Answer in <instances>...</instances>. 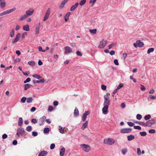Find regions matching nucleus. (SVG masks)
<instances>
[{"mask_svg":"<svg viewBox=\"0 0 156 156\" xmlns=\"http://www.w3.org/2000/svg\"><path fill=\"white\" fill-rule=\"evenodd\" d=\"M65 151V149L64 147L62 148L60 151V156H63Z\"/></svg>","mask_w":156,"mask_h":156,"instance_id":"a211bd4d","label":"nucleus"},{"mask_svg":"<svg viewBox=\"0 0 156 156\" xmlns=\"http://www.w3.org/2000/svg\"><path fill=\"white\" fill-rule=\"evenodd\" d=\"M108 41L107 40H104L101 41L100 42V44L98 45V48H104L106 45Z\"/></svg>","mask_w":156,"mask_h":156,"instance_id":"7ed1b4c3","label":"nucleus"},{"mask_svg":"<svg viewBox=\"0 0 156 156\" xmlns=\"http://www.w3.org/2000/svg\"><path fill=\"white\" fill-rule=\"evenodd\" d=\"M28 64L31 66H34L35 65V63L34 61H29L28 62Z\"/></svg>","mask_w":156,"mask_h":156,"instance_id":"f704fd0d","label":"nucleus"},{"mask_svg":"<svg viewBox=\"0 0 156 156\" xmlns=\"http://www.w3.org/2000/svg\"><path fill=\"white\" fill-rule=\"evenodd\" d=\"M135 123L136 124H138L141 126H144L145 127V123L141 122H136Z\"/></svg>","mask_w":156,"mask_h":156,"instance_id":"72a5a7b5","label":"nucleus"},{"mask_svg":"<svg viewBox=\"0 0 156 156\" xmlns=\"http://www.w3.org/2000/svg\"><path fill=\"white\" fill-rule=\"evenodd\" d=\"M134 129L138 130H141V127L139 126H134Z\"/></svg>","mask_w":156,"mask_h":156,"instance_id":"6e6d98bb","label":"nucleus"},{"mask_svg":"<svg viewBox=\"0 0 156 156\" xmlns=\"http://www.w3.org/2000/svg\"><path fill=\"white\" fill-rule=\"evenodd\" d=\"M16 8H13L12 9L7 10V11L8 13V14H9L12 12L16 10Z\"/></svg>","mask_w":156,"mask_h":156,"instance_id":"473e14b6","label":"nucleus"},{"mask_svg":"<svg viewBox=\"0 0 156 156\" xmlns=\"http://www.w3.org/2000/svg\"><path fill=\"white\" fill-rule=\"evenodd\" d=\"M114 62L116 65H118L119 64L118 61L117 59H115L114 60Z\"/></svg>","mask_w":156,"mask_h":156,"instance_id":"0e129e2a","label":"nucleus"},{"mask_svg":"<svg viewBox=\"0 0 156 156\" xmlns=\"http://www.w3.org/2000/svg\"><path fill=\"white\" fill-rule=\"evenodd\" d=\"M51 9L50 8H48L45 14L48 16L49 15L50 13V12Z\"/></svg>","mask_w":156,"mask_h":156,"instance_id":"603ef678","label":"nucleus"},{"mask_svg":"<svg viewBox=\"0 0 156 156\" xmlns=\"http://www.w3.org/2000/svg\"><path fill=\"white\" fill-rule=\"evenodd\" d=\"M27 17V15H26V14H24L20 17L19 19V20L20 21H22L23 19H26Z\"/></svg>","mask_w":156,"mask_h":156,"instance_id":"c756f323","label":"nucleus"},{"mask_svg":"<svg viewBox=\"0 0 156 156\" xmlns=\"http://www.w3.org/2000/svg\"><path fill=\"white\" fill-rule=\"evenodd\" d=\"M127 150L126 149H122V152L123 154H124L126 152Z\"/></svg>","mask_w":156,"mask_h":156,"instance_id":"e2e57ef3","label":"nucleus"},{"mask_svg":"<svg viewBox=\"0 0 156 156\" xmlns=\"http://www.w3.org/2000/svg\"><path fill=\"white\" fill-rule=\"evenodd\" d=\"M156 121L154 119H151L147 121L145 123V127H151L155 123Z\"/></svg>","mask_w":156,"mask_h":156,"instance_id":"f03ea898","label":"nucleus"},{"mask_svg":"<svg viewBox=\"0 0 156 156\" xmlns=\"http://www.w3.org/2000/svg\"><path fill=\"white\" fill-rule=\"evenodd\" d=\"M23 29L25 31H29V25L28 24L24 25L23 27Z\"/></svg>","mask_w":156,"mask_h":156,"instance_id":"5701e85b","label":"nucleus"},{"mask_svg":"<svg viewBox=\"0 0 156 156\" xmlns=\"http://www.w3.org/2000/svg\"><path fill=\"white\" fill-rule=\"evenodd\" d=\"M154 49L153 48H151L148 49L147 51L148 54H150V53L153 52L154 51Z\"/></svg>","mask_w":156,"mask_h":156,"instance_id":"58836bf2","label":"nucleus"},{"mask_svg":"<svg viewBox=\"0 0 156 156\" xmlns=\"http://www.w3.org/2000/svg\"><path fill=\"white\" fill-rule=\"evenodd\" d=\"M123 86V84L122 83H120V84H119L118 86V87H117V88L118 89V90H119V89L120 88H122Z\"/></svg>","mask_w":156,"mask_h":156,"instance_id":"13d9d810","label":"nucleus"},{"mask_svg":"<svg viewBox=\"0 0 156 156\" xmlns=\"http://www.w3.org/2000/svg\"><path fill=\"white\" fill-rule=\"evenodd\" d=\"M53 109V107L51 106H49L48 108V110L50 112H52Z\"/></svg>","mask_w":156,"mask_h":156,"instance_id":"052dcab7","label":"nucleus"},{"mask_svg":"<svg viewBox=\"0 0 156 156\" xmlns=\"http://www.w3.org/2000/svg\"><path fill=\"white\" fill-rule=\"evenodd\" d=\"M127 123L129 126L131 127L133 126L134 125V123H133L130 122H127Z\"/></svg>","mask_w":156,"mask_h":156,"instance_id":"de8ad7c7","label":"nucleus"},{"mask_svg":"<svg viewBox=\"0 0 156 156\" xmlns=\"http://www.w3.org/2000/svg\"><path fill=\"white\" fill-rule=\"evenodd\" d=\"M140 134L142 136H145L147 135V133L145 131L140 132Z\"/></svg>","mask_w":156,"mask_h":156,"instance_id":"a19ab883","label":"nucleus"},{"mask_svg":"<svg viewBox=\"0 0 156 156\" xmlns=\"http://www.w3.org/2000/svg\"><path fill=\"white\" fill-rule=\"evenodd\" d=\"M74 115L75 116L78 115H79V111L76 107L75 108L74 112Z\"/></svg>","mask_w":156,"mask_h":156,"instance_id":"bb28decb","label":"nucleus"},{"mask_svg":"<svg viewBox=\"0 0 156 156\" xmlns=\"http://www.w3.org/2000/svg\"><path fill=\"white\" fill-rule=\"evenodd\" d=\"M115 142V140L110 138H108L107 139H105L103 141L104 144L110 145L114 144Z\"/></svg>","mask_w":156,"mask_h":156,"instance_id":"f257e3e1","label":"nucleus"},{"mask_svg":"<svg viewBox=\"0 0 156 156\" xmlns=\"http://www.w3.org/2000/svg\"><path fill=\"white\" fill-rule=\"evenodd\" d=\"M88 121H86L85 122H84L82 126V128L83 130H84L88 126Z\"/></svg>","mask_w":156,"mask_h":156,"instance_id":"aec40b11","label":"nucleus"},{"mask_svg":"<svg viewBox=\"0 0 156 156\" xmlns=\"http://www.w3.org/2000/svg\"><path fill=\"white\" fill-rule=\"evenodd\" d=\"M149 132L150 133H154L155 132V130L154 129H151L149 130Z\"/></svg>","mask_w":156,"mask_h":156,"instance_id":"5fc2aeb1","label":"nucleus"},{"mask_svg":"<svg viewBox=\"0 0 156 156\" xmlns=\"http://www.w3.org/2000/svg\"><path fill=\"white\" fill-rule=\"evenodd\" d=\"M108 106L107 105H105L102 108V111L103 113L104 114H106L107 113V111Z\"/></svg>","mask_w":156,"mask_h":156,"instance_id":"ddd939ff","label":"nucleus"},{"mask_svg":"<svg viewBox=\"0 0 156 156\" xmlns=\"http://www.w3.org/2000/svg\"><path fill=\"white\" fill-rule=\"evenodd\" d=\"M149 97L151 99L154 100L156 98V96H154L152 95H150L149 96Z\"/></svg>","mask_w":156,"mask_h":156,"instance_id":"774afa93","label":"nucleus"},{"mask_svg":"<svg viewBox=\"0 0 156 156\" xmlns=\"http://www.w3.org/2000/svg\"><path fill=\"white\" fill-rule=\"evenodd\" d=\"M27 100V98L26 97H22L21 99V101L23 103L25 102Z\"/></svg>","mask_w":156,"mask_h":156,"instance_id":"37998d69","label":"nucleus"},{"mask_svg":"<svg viewBox=\"0 0 156 156\" xmlns=\"http://www.w3.org/2000/svg\"><path fill=\"white\" fill-rule=\"evenodd\" d=\"M46 119V117L45 116H43L40 119L39 121L41 122L40 125L41 126L44 124V122Z\"/></svg>","mask_w":156,"mask_h":156,"instance_id":"4468645a","label":"nucleus"},{"mask_svg":"<svg viewBox=\"0 0 156 156\" xmlns=\"http://www.w3.org/2000/svg\"><path fill=\"white\" fill-rule=\"evenodd\" d=\"M37 133L36 132L33 131L32 132V135L34 136H37Z\"/></svg>","mask_w":156,"mask_h":156,"instance_id":"bf43d9fd","label":"nucleus"},{"mask_svg":"<svg viewBox=\"0 0 156 156\" xmlns=\"http://www.w3.org/2000/svg\"><path fill=\"white\" fill-rule=\"evenodd\" d=\"M31 86V85L30 84H25L24 85V90H27L28 89L30 88Z\"/></svg>","mask_w":156,"mask_h":156,"instance_id":"a878e982","label":"nucleus"},{"mask_svg":"<svg viewBox=\"0 0 156 156\" xmlns=\"http://www.w3.org/2000/svg\"><path fill=\"white\" fill-rule=\"evenodd\" d=\"M81 145L83 150L85 152H88L90 150V147L89 145L83 144Z\"/></svg>","mask_w":156,"mask_h":156,"instance_id":"423d86ee","label":"nucleus"},{"mask_svg":"<svg viewBox=\"0 0 156 156\" xmlns=\"http://www.w3.org/2000/svg\"><path fill=\"white\" fill-rule=\"evenodd\" d=\"M132 129L131 128H125L121 129L120 133H129L131 132Z\"/></svg>","mask_w":156,"mask_h":156,"instance_id":"0eeeda50","label":"nucleus"},{"mask_svg":"<svg viewBox=\"0 0 156 156\" xmlns=\"http://www.w3.org/2000/svg\"><path fill=\"white\" fill-rule=\"evenodd\" d=\"M86 0H82L80 1V5L82 6L83 5L86 3Z\"/></svg>","mask_w":156,"mask_h":156,"instance_id":"4c0bfd02","label":"nucleus"},{"mask_svg":"<svg viewBox=\"0 0 156 156\" xmlns=\"http://www.w3.org/2000/svg\"><path fill=\"white\" fill-rule=\"evenodd\" d=\"M40 23H39L38 25L37 26L36 28V34H38L39 33V29L40 28Z\"/></svg>","mask_w":156,"mask_h":156,"instance_id":"4be33fe9","label":"nucleus"},{"mask_svg":"<svg viewBox=\"0 0 156 156\" xmlns=\"http://www.w3.org/2000/svg\"><path fill=\"white\" fill-rule=\"evenodd\" d=\"M140 86H141V87L140 88L141 90L143 91H144L146 89L145 87H144V86L142 85H140Z\"/></svg>","mask_w":156,"mask_h":156,"instance_id":"69168bd1","label":"nucleus"},{"mask_svg":"<svg viewBox=\"0 0 156 156\" xmlns=\"http://www.w3.org/2000/svg\"><path fill=\"white\" fill-rule=\"evenodd\" d=\"M23 121L22 118L20 117L19 119L18 124L19 126H22L23 125Z\"/></svg>","mask_w":156,"mask_h":156,"instance_id":"412c9836","label":"nucleus"},{"mask_svg":"<svg viewBox=\"0 0 156 156\" xmlns=\"http://www.w3.org/2000/svg\"><path fill=\"white\" fill-rule=\"evenodd\" d=\"M21 36L20 33H18L16 35L15 38L13 39L12 41V44H15L19 40Z\"/></svg>","mask_w":156,"mask_h":156,"instance_id":"1a4fd4ad","label":"nucleus"},{"mask_svg":"<svg viewBox=\"0 0 156 156\" xmlns=\"http://www.w3.org/2000/svg\"><path fill=\"white\" fill-rule=\"evenodd\" d=\"M53 104L55 106H57L58 105V102L57 101H54L53 102Z\"/></svg>","mask_w":156,"mask_h":156,"instance_id":"338daca9","label":"nucleus"},{"mask_svg":"<svg viewBox=\"0 0 156 156\" xmlns=\"http://www.w3.org/2000/svg\"><path fill=\"white\" fill-rule=\"evenodd\" d=\"M6 5V3L5 2H1L0 3V7L1 8H4Z\"/></svg>","mask_w":156,"mask_h":156,"instance_id":"c9c22d12","label":"nucleus"},{"mask_svg":"<svg viewBox=\"0 0 156 156\" xmlns=\"http://www.w3.org/2000/svg\"><path fill=\"white\" fill-rule=\"evenodd\" d=\"M38 50L40 51H42L43 52H44L45 51V50H44L42 49V47L41 46H39L38 47Z\"/></svg>","mask_w":156,"mask_h":156,"instance_id":"4d7b16f0","label":"nucleus"},{"mask_svg":"<svg viewBox=\"0 0 156 156\" xmlns=\"http://www.w3.org/2000/svg\"><path fill=\"white\" fill-rule=\"evenodd\" d=\"M135 138V136L133 135H130L127 136V139L128 141H130L133 140Z\"/></svg>","mask_w":156,"mask_h":156,"instance_id":"6ab92c4d","label":"nucleus"},{"mask_svg":"<svg viewBox=\"0 0 156 156\" xmlns=\"http://www.w3.org/2000/svg\"><path fill=\"white\" fill-rule=\"evenodd\" d=\"M89 114L90 112L89 111H86L83 114L82 117V120L83 122H84L85 121L87 116L89 115Z\"/></svg>","mask_w":156,"mask_h":156,"instance_id":"9b49d317","label":"nucleus"},{"mask_svg":"<svg viewBox=\"0 0 156 156\" xmlns=\"http://www.w3.org/2000/svg\"><path fill=\"white\" fill-rule=\"evenodd\" d=\"M15 32V30L14 29H12L11 31L10 32V36L12 37L14 36V34Z\"/></svg>","mask_w":156,"mask_h":156,"instance_id":"79ce46f5","label":"nucleus"},{"mask_svg":"<svg viewBox=\"0 0 156 156\" xmlns=\"http://www.w3.org/2000/svg\"><path fill=\"white\" fill-rule=\"evenodd\" d=\"M33 77L36 78L38 80H40L41 78V77L39 75L37 74H34L32 75Z\"/></svg>","mask_w":156,"mask_h":156,"instance_id":"393cba45","label":"nucleus"},{"mask_svg":"<svg viewBox=\"0 0 156 156\" xmlns=\"http://www.w3.org/2000/svg\"><path fill=\"white\" fill-rule=\"evenodd\" d=\"M55 145L54 144H52L50 145V148L51 150L53 149L55 147Z\"/></svg>","mask_w":156,"mask_h":156,"instance_id":"864d4df0","label":"nucleus"},{"mask_svg":"<svg viewBox=\"0 0 156 156\" xmlns=\"http://www.w3.org/2000/svg\"><path fill=\"white\" fill-rule=\"evenodd\" d=\"M32 127L31 126H27L26 128V130L28 132H30L32 130Z\"/></svg>","mask_w":156,"mask_h":156,"instance_id":"e433bc0d","label":"nucleus"},{"mask_svg":"<svg viewBox=\"0 0 156 156\" xmlns=\"http://www.w3.org/2000/svg\"><path fill=\"white\" fill-rule=\"evenodd\" d=\"M89 32L92 34H95L96 33L97 29H95L93 30H90Z\"/></svg>","mask_w":156,"mask_h":156,"instance_id":"2f4dec72","label":"nucleus"},{"mask_svg":"<svg viewBox=\"0 0 156 156\" xmlns=\"http://www.w3.org/2000/svg\"><path fill=\"white\" fill-rule=\"evenodd\" d=\"M59 127L60 128L59 129V132L62 134L64 133V129L62 127L60 126H59Z\"/></svg>","mask_w":156,"mask_h":156,"instance_id":"c85d7f7f","label":"nucleus"},{"mask_svg":"<svg viewBox=\"0 0 156 156\" xmlns=\"http://www.w3.org/2000/svg\"><path fill=\"white\" fill-rule=\"evenodd\" d=\"M79 3L78 2H77L75 3V4L73 5L70 8V10L71 11H73L76 8H77V6L79 5Z\"/></svg>","mask_w":156,"mask_h":156,"instance_id":"f3484780","label":"nucleus"},{"mask_svg":"<svg viewBox=\"0 0 156 156\" xmlns=\"http://www.w3.org/2000/svg\"><path fill=\"white\" fill-rule=\"evenodd\" d=\"M69 0H64L60 4V5L59 6L60 9H62L64 7L65 4Z\"/></svg>","mask_w":156,"mask_h":156,"instance_id":"2eb2a0df","label":"nucleus"},{"mask_svg":"<svg viewBox=\"0 0 156 156\" xmlns=\"http://www.w3.org/2000/svg\"><path fill=\"white\" fill-rule=\"evenodd\" d=\"M137 153L138 155H140L141 154V151L140 149L139 148L137 149Z\"/></svg>","mask_w":156,"mask_h":156,"instance_id":"49530a36","label":"nucleus"},{"mask_svg":"<svg viewBox=\"0 0 156 156\" xmlns=\"http://www.w3.org/2000/svg\"><path fill=\"white\" fill-rule=\"evenodd\" d=\"M48 154V152L46 151H42L39 154L38 156H45Z\"/></svg>","mask_w":156,"mask_h":156,"instance_id":"dca6fc26","label":"nucleus"},{"mask_svg":"<svg viewBox=\"0 0 156 156\" xmlns=\"http://www.w3.org/2000/svg\"><path fill=\"white\" fill-rule=\"evenodd\" d=\"M8 13L7 11H5V12H3L2 13H0V16H2L8 14Z\"/></svg>","mask_w":156,"mask_h":156,"instance_id":"09e8293b","label":"nucleus"},{"mask_svg":"<svg viewBox=\"0 0 156 156\" xmlns=\"http://www.w3.org/2000/svg\"><path fill=\"white\" fill-rule=\"evenodd\" d=\"M65 49L66 51L65 54L66 55H68L72 52V49L69 46L65 47Z\"/></svg>","mask_w":156,"mask_h":156,"instance_id":"9d476101","label":"nucleus"},{"mask_svg":"<svg viewBox=\"0 0 156 156\" xmlns=\"http://www.w3.org/2000/svg\"><path fill=\"white\" fill-rule=\"evenodd\" d=\"M151 118V115H149L148 114L147 115H145L144 117V119L146 120H149L150 118Z\"/></svg>","mask_w":156,"mask_h":156,"instance_id":"7c9ffc66","label":"nucleus"},{"mask_svg":"<svg viewBox=\"0 0 156 156\" xmlns=\"http://www.w3.org/2000/svg\"><path fill=\"white\" fill-rule=\"evenodd\" d=\"M34 10L33 9H31L27 11L26 12V15L27 16L31 15L34 12Z\"/></svg>","mask_w":156,"mask_h":156,"instance_id":"f8f14e48","label":"nucleus"},{"mask_svg":"<svg viewBox=\"0 0 156 156\" xmlns=\"http://www.w3.org/2000/svg\"><path fill=\"white\" fill-rule=\"evenodd\" d=\"M136 118L137 119L140 120L142 119V116L141 115L138 114L136 115Z\"/></svg>","mask_w":156,"mask_h":156,"instance_id":"a18cd8bd","label":"nucleus"},{"mask_svg":"<svg viewBox=\"0 0 156 156\" xmlns=\"http://www.w3.org/2000/svg\"><path fill=\"white\" fill-rule=\"evenodd\" d=\"M133 45L135 47H142L144 45V43L142 42H141L140 40H137L136 41V43L133 44Z\"/></svg>","mask_w":156,"mask_h":156,"instance_id":"20e7f679","label":"nucleus"},{"mask_svg":"<svg viewBox=\"0 0 156 156\" xmlns=\"http://www.w3.org/2000/svg\"><path fill=\"white\" fill-rule=\"evenodd\" d=\"M116 45V44L115 43H112L111 44H109L108 46V48L109 49H111L114 47H115Z\"/></svg>","mask_w":156,"mask_h":156,"instance_id":"cd10ccee","label":"nucleus"},{"mask_svg":"<svg viewBox=\"0 0 156 156\" xmlns=\"http://www.w3.org/2000/svg\"><path fill=\"white\" fill-rule=\"evenodd\" d=\"M31 122H32V123H33L34 124L36 123L37 122V120L36 119H35V118L32 119L31 120Z\"/></svg>","mask_w":156,"mask_h":156,"instance_id":"8fccbe9b","label":"nucleus"},{"mask_svg":"<svg viewBox=\"0 0 156 156\" xmlns=\"http://www.w3.org/2000/svg\"><path fill=\"white\" fill-rule=\"evenodd\" d=\"M33 101V99L32 97H29L27 98V102L28 103H31Z\"/></svg>","mask_w":156,"mask_h":156,"instance_id":"b1692460","label":"nucleus"},{"mask_svg":"<svg viewBox=\"0 0 156 156\" xmlns=\"http://www.w3.org/2000/svg\"><path fill=\"white\" fill-rule=\"evenodd\" d=\"M31 80L30 78L29 77L27 78L23 82L24 83H25L27 82H29Z\"/></svg>","mask_w":156,"mask_h":156,"instance_id":"3c124183","label":"nucleus"},{"mask_svg":"<svg viewBox=\"0 0 156 156\" xmlns=\"http://www.w3.org/2000/svg\"><path fill=\"white\" fill-rule=\"evenodd\" d=\"M109 97L107 95H105L104 96V105H107L108 106L110 104V101L108 100Z\"/></svg>","mask_w":156,"mask_h":156,"instance_id":"6e6552de","label":"nucleus"},{"mask_svg":"<svg viewBox=\"0 0 156 156\" xmlns=\"http://www.w3.org/2000/svg\"><path fill=\"white\" fill-rule=\"evenodd\" d=\"M76 53L77 55L78 56H82V54L81 53V52L79 51H77L76 52Z\"/></svg>","mask_w":156,"mask_h":156,"instance_id":"680f3d73","label":"nucleus"},{"mask_svg":"<svg viewBox=\"0 0 156 156\" xmlns=\"http://www.w3.org/2000/svg\"><path fill=\"white\" fill-rule=\"evenodd\" d=\"M49 131V129L48 127L45 128L44 130V133H48Z\"/></svg>","mask_w":156,"mask_h":156,"instance_id":"ea45409f","label":"nucleus"},{"mask_svg":"<svg viewBox=\"0 0 156 156\" xmlns=\"http://www.w3.org/2000/svg\"><path fill=\"white\" fill-rule=\"evenodd\" d=\"M24 130L23 128H18L17 130L16 135L19 136V135L22 136L24 134Z\"/></svg>","mask_w":156,"mask_h":156,"instance_id":"39448f33","label":"nucleus"},{"mask_svg":"<svg viewBox=\"0 0 156 156\" xmlns=\"http://www.w3.org/2000/svg\"><path fill=\"white\" fill-rule=\"evenodd\" d=\"M45 81L44 80V79H42L39 80H37L36 82L37 83H44Z\"/></svg>","mask_w":156,"mask_h":156,"instance_id":"c03bdc74","label":"nucleus"}]
</instances>
